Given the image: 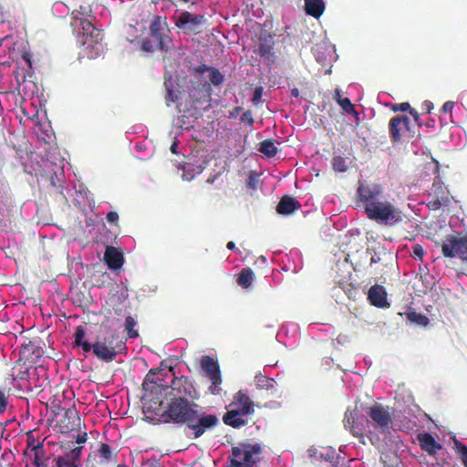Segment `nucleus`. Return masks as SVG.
Returning a JSON list of instances; mask_svg holds the SVG:
<instances>
[{
	"label": "nucleus",
	"mask_w": 467,
	"mask_h": 467,
	"mask_svg": "<svg viewBox=\"0 0 467 467\" xmlns=\"http://www.w3.org/2000/svg\"><path fill=\"white\" fill-rule=\"evenodd\" d=\"M152 413L163 423L185 425L194 439L214 429L220 422L216 415L202 411L197 402H191L187 399L164 398Z\"/></svg>",
	"instance_id": "f257e3e1"
},
{
	"label": "nucleus",
	"mask_w": 467,
	"mask_h": 467,
	"mask_svg": "<svg viewBox=\"0 0 467 467\" xmlns=\"http://www.w3.org/2000/svg\"><path fill=\"white\" fill-rule=\"evenodd\" d=\"M344 426L353 436L358 437L366 444L367 440L372 445L379 446V405L374 403L365 406L357 401L353 408H348Z\"/></svg>",
	"instance_id": "f03ea898"
},
{
	"label": "nucleus",
	"mask_w": 467,
	"mask_h": 467,
	"mask_svg": "<svg viewBox=\"0 0 467 467\" xmlns=\"http://www.w3.org/2000/svg\"><path fill=\"white\" fill-rule=\"evenodd\" d=\"M164 376V370L161 368H151L145 376L142 383L143 400L149 402L146 406L149 411H154L160 403V397L169 388Z\"/></svg>",
	"instance_id": "7ed1b4c3"
},
{
	"label": "nucleus",
	"mask_w": 467,
	"mask_h": 467,
	"mask_svg": "<svg viewBox=\"0 0 467 467\" xmlns=\"http://www.w3.org/2000/svg\"><path fill=\"white\" fill-rule=\"evenodd\" d=\"M78 11L73 10L71 17L74 20H78L83 29V46L87 51V55L89 58H96L101 55L104 51L103 34L100 30L97 29L91 22L85 18L78 17Z\"/></svg>",
	"instance_id": "20e7f679"
},
{
	"label": "nucleus",
	"mask_w": 467,
	"mask_h": 467,
	"mask_svg": "<svg viewBox=\"0 0 467 467\" xmlns=\"http://www.w3.org/2000/svg\"><path fill=\"white\" fill-rule=\"evenodd\" d=\"M122 344L118 334L108 331L97 337L92 343L91 351L99 360L111 362L116 358Z\"/></svg>",
	"instance_id": "39448f33"
},
{
	"label": "nucleus",
	"mask_w": 467,
	"mask_h": 467,
	"mask_svg": "<svg viewBox=\"0 0 467 467\" xmlns=\"http://www.w3.org/2000/svg\"><path fill=\"white\" fill-rule=\"evenodd\" d=\"M358 199L367 216L379 222V189L377 185L370 187L360 184L358 188Z\"/></svg>",
	"instance_id": "423d86ee"
},
{
	"label": "nucleus",
	"mask_w": 467,
	"mask_h": 467,
	"mask_svg": "<svg viewBox=\"0 0 467 467\" xmlns=\"http://www.w3.org/2000/svg\"><path fill=\"white\" fill-rule=\"evenodd\" d=\"M170 371L174 375L172 368ZM170 390L165 393L164 398L169 399H187L191 402H196L199 399V394L192 383V381L186 376L175 377L171 381L169 386Z\"/></svg>",
	"instance_id": "0eeeda50"
},
{
	"label": "nucleus",
	"mask_w": 467,
	"mask_h": 467,
	"mask_svg": "<svg viewBox=\"0 0 467 467\" xmlns=\"http://www.w3.org/2000/svg\"><path fill=\"white\" fill-rule=\"evenodd\" d=\"M261 453L259 444L240 443L232 448L228 457L230 467H253L256 462L255 456Z\"/></svg>",
	"instance_id": "6e6552de"
},
{
	"label": "nucleus",
	"mask_w": 467,
	"mask_h": 467,
	"mask_svg": "<svg viewBox=\"0 0 467 467\" xmlns=\"http://www.w3.org/2000/svg\"><path fill=\"white\" fill-rule=\"evenodd\" d=\"M443 256L447 258H459L467 262V234L463 236L447 235L441 244Z\"/></svg>",
	"instance_id": "1a4fd4ad"
},
{
	"label": "nucleus",
	"mask_w": 467,
	"mask_h": 467,
	"mask_svg": "<svg viewBox=\"0 0 467 467\" xmlns=\"http://www.w3.org/2000/svg\"><path fill=\"white\" fill-rule=\"evenodd\" d=\"M201 368L212 381V386L210 387L211 393L218 394L220 390L219 385L222 383L218 362L210 356H203L201 360Z\"/></svg>",
	"instance_id": "9d476101"
},
{
	"label": "nucleus",
	"mask_w": 467,
	"mask_h": 467,
	"mask_svg": "<svg viewBox=\"0 0 467 467\" xmlns=\"http://www.w3.org/2000/svg\"><path fill=\"white\" fill-rule=\"evenodd\" d=\"M40 343L41 340L38 337L25 340L19 350L20 359L25 362H36L45 353Z\"/></svg>",
	"instance_id": "9b49d317"
},
{
	"label": "nucleus",
	"mask_w": 467,
	"mask_h": 467,
	"mask_svg": "<svg viewBox=\"0 0 467 467\" xmlns=\"http://www.w3.org/2000/svg\"><path fill=\"white\" fill-rule=\"evenodd\" d=\"M430 196L431 197V200L428 202L427 206L434 211L439 210L442 206H447L451 202L449 192L438 177L432 183Z\"/></svg>",
	"instance_id": "f8f14e48"
},
{
	"label": "nucleus",
	"mask_w": 467,
	"mask_h": 467,
	"mask_svg": "<svg viewBox=\"0 0 467 467\" xmlns=\"http://www.w3.org/2000/svg\"><path fill=\"white\" fill-rule=\"evenodd\" d=\"M167 50L162 37L160 17H156L150 26L149 38L143 41V49L152 51L154 49Z\"/></svg>",
	"instance_id": "ddd939ff"
},
{
	"label": "nucleus",
	"mask_w": 467,
	"mask_h": 467,
	"mask_svg": "<svg viewBox=\"0 0 467 467\" xmlns=\"http://www.w3.org/2000/svg\"><path fill=\"white\" fill-rule=\"evenodd\" d=\"M404 219L402 211L389 202H381V228L383 226L393 228L401 223Z\"/></svg>",
	"instance_id": "4468645a"
},
{
	"label": "nucleus",
	"mask_w": 467,
	"mask_h": 467,
	"mask_svg": "<svg viewBox=\"0 0 467 467\" xmlns=\"http://www.w3.org/2000/svg\"><path fill=\"white\" fill-rule=\"evenodd\" d=\"M204 21V16L188 11H182L175 16V26L185 32H199L200 25Z\"/></svg>",
	"instance_id": "2eb2a0df"
},
{
	"label": "nucleus",
	"mask_w": 467,
	"mask_h": 467,
	"mask_svg": "<svg viewBox=\"0 0 467 467\" xmlns=\"http://www.w3.org/2000/svg\"><path fill=\"white\" fill-rule=\"evenodd\" d=\"M410 119L404 115L393 117L389 123V132L393 143L399 142L405 131L409 130Z\"/></svg>",
	"instance_id": "dca6fc26"
},
{
	"label": "nucleus",
	"mask_w": 467,
	"mask_h": 467,
	"mask_svg": "<svg viewBox=\"0 0 467 467\" xmlns=\"http://www.w3.org/2000/svg\"><path fill=\"white\" fill-rule=\"evenodd\" d=\"M83 447L78 446L73 448L64 455L55 459L57 467H78Z\"/></svg>",
	"instance_id": "f3484780"
},
{
	"label": "nucleus",
	"mask_w": 467,
	"mask_h": 467,
	"mask_svg": "<svg viewBox=\"0 0 467 467\" xmlns=\"http://www.w3.org/2000/svg\"><path fill=\"white\" fill-rule=\"evenodd\" d=\"M230 407H235L239 409L242 413H246L248 415L254 412V402L244 390H239L234 394Z\"/></svg>",
	"instance_id": "a211bd4d"
},
{
	"label": "nucleus",
	"mask_w": 467,
	"mask_h": 467,
	"mask_svg": "<svg viewBox=\"0 0 467 467\" xmlns=\"http://www.w3.org/2000/svg\"><path fill=\"white\" fill-rule=\"evenodd\" d=\"M104 261L111 270H119L124 264L123 254L113 246H107L104 254Z\"/></svg>",
	"instance_id": "6ab92c4d"
},
{
	"label": "nucleus",
	"mask_w": 467,
	"mask_h": 467,
	"mask_svg": "<svg viewBox=\"0 0 467 467\" xmlns=\"http://www.w3.org/2000/svg\"><path fill=\"white\" fill-rule=\"evenodd\" d=\"M301 207V203L295 197L284 195L276 206V212L281 215H290L294 212L300 210Z\"/></svg>",
	"instance_id": "aec40b11"
},
{
	"label": "nucleus",
	"mask_w": 467,
	"mask_h": 467,
	"mask_svg": "<svg viewBox=\"0 0 467 467\" xmlns=\"http://www.w3.org/2000/svg\"><path fill=\"white\" fill-rule=\"evenodd\" d=\"M33 461L31 464H26V467H48L50 457L47 454L43 442L33 445Z\"/></svg>",
	"instance_id": "412c9836"
},
{
	"label": "nucleus",
	"mask_w": 467,
	"mask_h": 467,
	"mask_svg": "<svg viewBox=\"0 0 467 467\" xmlns=\"http://www.w3.org/2000/svg\"><path fill=\"white\" fill-rule=\"evenodd\" d=\"M246 413H242V411L234 408L229 410L223 417V420L224 424L231 426L233 428H241L247 423V420L244 419L246 416Z\"/></svg>",
	"instance_id": "4be33fe9"
},
{
	"label": "nucleus",
	"mask_w": 467,
	"mask_h": 467,
	"mask_svg": "<svg viewBox=\"0 0 467 467\" xmlns=\"http://www.w3.org/2000/svg\"><path fill=\"white\" fill-rule=\"evenodd\" d=\"M418 439L421 449L431 455H435L441 449V445L430 433L420 434Z\"/></svg>",
	"instance_id": "5701e85b"
},
{
	"label": "nucleus",
	"mask_w": 467,
	"mask_h": 467,
	"mask_svg": "<svg viewBox=\"0 0 467 467\" xmlns=\"http://www.w3.org/2000/svg\"><path fill=\"white\" fill-rule=\"evenodd\" d=\"M367 254L370 255V265L376 264L379 261L378 250L379 244L378 243V234L373 232L367 233Z\"/></svg>",
	"instance_id": "b1692460"
},
{
	"label": "nucleus",
	"mask_w": 467,
	"mask_h": 467,
	"mask_svg": "<svg viewBox=\"0 0 467 467\" xmlns=\"http://www.w3.org/2000/svg\"><path fill=\"white\" fill-rule=\"evenodd\" d=\"M74 345L80 347L86 353L90 352L91 348H93L92 343L86 340V330L82 326H78L76 327L74 332Z\"/></svg>",
	"instance_id": "393cba45"
},
{
	"label": "nucleus",
	"mask_w": 467,
	"mask_h": 467,
	"mask_svg": "<svg viewBox=\"0 0 467 467\" xmlns=\"http://www.w3.org/2000/svg\"><path fill=\"white\" fill-rule=\"evenodd\" d=\"M306 13L315 18L322 16L325 10L323 0H305Z\"/></svg>",
	"instance_id": "a878e982"
},
{
	"label": "nucleus",
	"mask_w": 467,
	"mask_h": 467,
	"mask_svg": "<svg viewBox=\"0 0 467 467\" xmlns=\"http://www.w3.org/2000/svg\"><path fill=\"white\" fill-rule=\"evenodd\" d=\"M98 454L100 458L101 463L116 462L117 452H113L111 447L109 444L100 443L98 450Z\"/></svg>",
	"instance_id": "bb28decb"
},
{
	"label": "nucleus",
	"mask_w": 467,
	"mask_h": 467,
	"mask_svg": "<svg viewBox=\"0 0 467 467\" xmlns=\"http://www.w3.org/2000/svg\"><path fill=\"white\" fill-rule=\"evenodd\" d=\"M254 278V271L250 267H245L240 271L237 278V284L243 288H248L251 286Z\"/></svg>",
	"instance_id": "cd10ccee"
},
{
	"label": "nucleus",
	"mask_w": 467,
	"mask_h": 467,
	"mask_svg": "<svg viewBox=\"0 0 467 467\" xmlns=\"http://www.w3.org/2000/svg\"><path fill=\"white\" fill-rule=\"evenodd\" d=\"M258 150L267 158H273L276 155L278 149L274 140H265L259 143Z\"/></svg>",
	"instance_id": "c85d7f7f"
},
{
	"label": "nucleus",
	"mask_w": 467,
	"mask_h": 467,
	"mask_svg": "<svg viewBox=\"0 0 467 467\" xmlns=\"http://www.w3.org/2000/svg\"><path fill=\"white\" fill-rule=\"evenodd\" d=\"M406 317L410 323L421 327H426L430 323V320L427 316L418 313L414 309H410V311H408L406 313Z\"/></svg>",
	"instance_id": "c756f323"
},
{
	"label": "nucleus",
	"mask_w": 467,
	"mask_h": 467,
	"mask_svg": "<svg viewBox=\"0 0 467 467\" xmlns=\"http://www.w3.org/2000/svg\"><path fill=\"white\" fill-rule=\"evenodd\" d=\"M332 169L336 172H345L348 170L347 159L337 155L332 158L331 161Z\"/></svg>",
	"instance_id": "7c9ffc66"
},
{
	"label": "nucleus",
	"mask_w": 467,
	"mask_h": 467,
	"mask_svg": "<svg viewBox=\"0 0 467 467\" xmlns=\"http://www.w3.org/2000/svg\"><path fill=\"white\" fill-rule=\"evenodd\" d=\"M368 300L372 306L379 307V285L375 284L369 288Z\"/></svg>",
	"instance_id": "2f4dec72"
},
{
	"label": "nucleus",
	"mask_w": 467,
	"mask_h": 467,
	"mask_svg": "<svg viewBox=\"0 0 467 467\" xmlns=\"http://www.w3.org/2000/svg\"><path fill=\"white\" fill-rule=\"evenodd\" d=\"M137 321L131 316H128L125 320V330L130 338H135L139 336V332L134 328Z\"/></svg>",
	"instance_id": "473e14b6"
},
{
	"label": "nucleus",
	"mask_w": 467,
	"mask_h": 467,
	"mask_svg": "<svg viewBox=\"0 0 467 467\" xmlns=\"http://www.w3.org/2000/svg\"><path fill=\"white\" fill-rule=\"evenodd\" d=\"M164 86L167 91L165 99L167 106H170L171 102H176L179 99L180 91H175L172 88V83L171 82H164Z\"/></svg>",
	"instance_id": "72a5a7b5"
},
{
	"label": "nucleus",
	"mask_w": 467,
	"mask_h": 467,
	"mask_svg": "<svg viewBox=\"0 0 467 467\" xmlns=\"http://www.w3.org/2000/svg\"><path fill=\"white\" fill-rule=\"evenodd\" d=\"M336 99L337 103L340 105L344 111L348 113H356L354 106L351 103L350 99L348 98L342 99L338 90L336 91Z\"/></svg>",
	"instance_id": "f704fd0d"
},
{
	"label": "nucleus",
	"mask_w": 467,
	"mask_h": 467,
	"mask_svg": "<svg viewBox=\"0 0 467 467\" xmlns=\"http://www.w3.org/2000/svg\"><path fill=\"white\" fill-rule=\"evenodd\" d=\"M331 453L332 456L329 467H350L349 462H352L353 460H346L345 458L340 457L335 451H331Z\"/></svg>",
	"instance_id": "c9c22d12"
},
{
	"label": "nucleus",
	"mask_w": 467,
	"mask_h": 467,
	"mask_svg": "<svg viewBox=\"0 0 467 467\" xmlns=\"http://www.w3.org/2000/svg\"><path fill=\"white\" fill-rule=\"evenodd\" d=\"M210 81L213 86H220L224 80L223 75L215 67H212L210 71Z\"/></svg>",
	"instance_id": "e433bc0d"
},
{
	"label": "nucleus",
	"mask_w": 467,
	"mask_h": 467,
	"mask_svg": "<svg viewBox=\"0 0 467 467\" xmlns=\"http://www.w3.org/2000/svg\"><path fill=\"white\" fill-rule=\"evenodd\" d=\"M259 183V174L255 171H250L246 181L248 189L256 190Z\"/></svg>",
	"instance_id": "4c0bfd02"
},
{
	"label": "nucleus",
	"mask_w": 467,
	"mask_h": 467,
	"mask_svg": "<svg viewBox=\"0 0 467 467\" xmlns=\"http://www.w3.org/2000/svg\"><path fill=\"white\" fill-rule=\"evenodd\" d=\"M455 445L458 452L461 454V461L462 464L467 467V446L460 442H456Z\"/></svg>",
	"instance_id": "58836bf2"
},
{
	"label": "nucleus",
	"mask_w": 467,
	"mask_h": 467,
	"mask_svg": "<svg viewBox=\"0 0 467 467\" xmlns=\"http://www.w3.org/2000/svg\"><path fill=\"white\" fill-rule=\"evenodd\" d=\"M411 255L415 259H422V257L424 255V249H423V247L420 244H414L412 246Z\"/></svg>",
	"instance_id": "ea45409f"
},
{
	"label": "nucleus",
	"mask_w": 467,
	"mask_h": 467,
	"mask_svg": "<svg viewBox=\"0 0 467 467\" xmlns=\"http://www.w3.org/2000/svg\"><path fill=\"white\" fill-rule=\"evenodd\" d=\"M391 422V418L388 410L381 407V430Z\"/></svg>",
	"instance_id": "a19ab883"
},
{
	"label": "nucleus",
	"mask_w": 467,
	"mask_h": 467,
	"mask_svg": "<svg viewBox=\"0 0 467 467\" xmlns=\"http://www.w3.org/2000/svg\"><path fill=\"white\" fill-rule=\"evenodd\" d=\"M391 109L393 111H398V110H400V111H407L410 109V103L408 102H403V103H400V104H393L391 105Z\"/></svg>",
	"instance_id": "79ce46f5"
},
{
	"label": "nucleus",
	"mask_w": 467,
	"mask_h": 467,
	"mask_svg": "<svg viewBox=\"0 0 467 467\" xmlns=\"http://www.w3.org/2000/svg\"><path fill=\"white\" fill-rule=\"evenodd\" d=\"M272 47L267 44H260L259 53L264 57H269L271 55Z\"/></svg>",
	"instance_id": "37998d69"
},
{
	"label": "nucleus",
	"mask_w": 467,
	"mask_h": 467,
	"mask_svg": "<svg viewBox=\"0 0 467 467\" xmlns=\"http://www.w3.org/2000/svg\"><path fill=\"white\" fill-rule=\"evenodd\" d=\"M7 406V397L5 392L0 390V413H3Z\"/></svg>",
	"instance_id": "c03bdc74"
},
{
	"label": "nucleus",
	"mask_w": 467,
	"mask_h": 467,
	"mask_svg": "<svg viewBox=\"0 0 467 467\" xmlns=\"http://www.w3.org/2000/svg\"><path fill=\"white\" fill-rule=\"evenodd\" d=\"M389 303L387 299V292L385 291V288L381 285V308H388L389 307Z\"/></svg>",
	"instance_id": "a18cd8bd"
},
{
	"label": "nucleus",
	"mask_w": 467,
	"mask_h": 467,
	"mask_svg": "<svg viewBox=\"0 0 467 467\" xmlns=\"http://www.w3.org/2000/svg\"><path fill=\"white\" fill-rule=\"evenodd\" d=\"M106 219L110 223H115L119 221V214L116 212H109L108 213Z\"/></svg>",
	"instance_id": "49530a36"
},
{
	"label": "nucleus",
	"mask_w": 467,
	"mask_h": 467,
	"mask_svg": "<svg viewBox=\"0 0 467 467\" xmlns=\"http://www.w3.org/2000/svg\"><path fill=\"white\" fill-rule=\"evenodd\" d=\"M454 105L455 104L452 101H446L441 107V111L443 113H451Z\"/></svg>",
	"instance_id": "de8ad7c7"
},
{
	"label": "nucleus",
	"mask_w": 467,
	"mask_h": 467,
	"mask_svg": "<svg viewBox=\"0 0 467 467\" xmlns=\"http://www.w3.org/2000/svg\"><path fill=\"white\" fill-rule=\"evenodd\" d=\"M241 120H243V121L247 120V121H248V123H249V125H253V123H254V119H253V116H252L251 111H249V110H248V111H245V112L242 115V117H241Z\"/></svg>",
	"instance_id": "09e8293b"
},
{
	"label": "nucleus",
	"mask_w": 467,
	"mask_h": 467,
	"mask_svg": "<svg viewBox=\"0 0 467 467\" xmlns=\"http://www.w3.org/2000/svg\"><path fill=\"white\" fill-rule=\"evenodd\" d=\"M212 67H209V66H207V65L202 64V65L198 66V67L195 68V71H196L197 73H201V74H202V73H204V72H206V71H209V72H210Z\"/></svg>",
	"instance_id": "8fccbe9b"
},
{
	"label": "nucleus",
	"mask_w": 467,
	"mask_h": 467,
	"mask_svg": "<svg viewBox=\"0 0 467 467\" xmlns=\"http://www.w3.org/2000/svg\"><path fill=\"white\" fill-rule=\"evenodd\" d=\"M422 109L425 110L427 113H430L431 110L433 109V104L429 101V100H425L423 103H422V106H421Z\"/></svg>",
	"instance_id": "3c124183"
},
{
	"label": "nucleus",
	"mask_w": 467,
	"mask_h": 467,
	"mask_svg": "<svg viewBox=\"0 0 467 467\" xmlns=\"http://www.w3.org/2000/svg\"><path fill=\"white\" fill-rule=\"evenodd\" d=\"M87 441V432H81V433H78V436H77V439H76V442L80 444V443H84L86 442Z\"/></svg>",
	"instance_id": "603ef678"
},
{
	"label": "nucleus",
	"mask_w": 467,
	"mask_h": 467,
	"mask_svg": "<svg viewBox=\"0 0 467 467\" xmlns=\"http://www.w3.org/2000/svg\"><path fill=\"white\" fill-rule=\"evenodd\" d=\"M143 467H161V464L160 463L159 461L153 460L144 463Z\"/></svg>",
	"instance_id": "864d4df0"
},
{
	"label": "nucleus",
	"mask_w": 467,
	"mask_h": 467,
	"mask_svg": "<svg viewBox=\"0 0 467 467\" xmlns=\"http://www.w3.org/2000/svg\"><path fill=\"white\" fill-rule=\"evenodd\" d=\"M409 111H410V114L413 117L414 120H415V121H419V119H420V115H419V113L417 112V110H416L415 109H411V108H410V109H409Z\"/></svg>",
	"instance_id": "5fc2aeb1"
},
{
	"label": "nucleus",
	"mask_w": 467,
	"mask_h": 467,
	"mask_svg": "<svg viewBox=\"0 0 467 467\" xmlns=\"http://www.w3.org/2000/svg\"><path fill=\"white\" fill-rule=\"evenodd\" d=\"M178 146H179V144H178L177 140L173 141L172 144L171 145L170 150L173 154L178 153Z\"/></svg>",
	"instance_id": "6e6d98bb"
},
{
	"label": "nucleus",
	"mask_w": 467,
	"mask_h": 467,
	"mask_svg": "<svg viewBox=\"0 0 467 467\" xmlns=\"http://www.w3.org/2000/svg\"><path fill=\"white\" fill-rule=\"evenodd\" d=\"M226 247H227L229 250H232V251H234V250H235V249H236V247H235V244H234L233 241L228 242V243H227V244H226Z\"/></svg>",
	"instance_id": "4d7b16f0"
},
{
	"label": "nucleus",
	"mask_w": 467,
	"mask_h": 467,
	"mask_svg": "<svg viewBox=\"0 0 467 467\" xmlns=\"http://www.w3.org/2000/svg\"><path fill=\"white\" fill-rule=\"evenodd\" d=\"M33 445H36L34 438H28L27 439V448H30L32 450Z\"/></svg>",
	"instance_id": "13d9d810"
},
{
	"label": "nucleus",
	"mask_w": 467,
	"mask_h": 467,
	"mask_svg": "<svg viewBox=\"0 0 467 467\" xmlns=\"http://www.w3.org/2000/svg\"><path fill=\"white\" fill-rule=\"evenodd\" d=\"M5 20V13L3 11V8L0 7V23H4Z\"/></svg>",
	"instance_id": "bf43d9fd"
},
{
	"label": "nucleus",
	"mask_w": 467,
	"mask_h": 467,
	"mask_svg": "<svg viewBox=\"0 0 467 467\" xmlns=\"http://www.w3.org/2000/svg\"><path fill=\"white\" fill-rule=\"evenodd\" d=\"M291 96L294 97V98H298L299 97V90L297 88H293L291 89Z\"/></svg>",
	"instance_id": "052dcab7"
},
{
	"label": "nucleus",
	"mask_w": 467,
	"mask_h": 467,
	"mask_svg": "<svg viewBox=\"0 0 467 467\" xmlns=\"http://www.w3.org/2000/svg\"><path fill=\"white\" fill-rule=\"evenodd\" d=\"M260 98H261V90L260 89H256L255 92H254L253 100L255 101L256 99H258Z\"/></svg>",
	"instance_id": "680f3d73"
},
{
	"label": "nucleus",
	"mask_w": 467,
	"mask_h": 467,
	"mask_svg": "<svg viewBox=\"0 0 467 467\" xmlns=\"http://www.w3.org/2000/svg\"><path fill=\"white\" fill-rule=\"evenodd\" d=\"M23 58L26 60V62L28 64L29 67H31V60L30 56L28 54L23 55Z\"/></svg>",
	"instance_id": "e2e57ef3"
},
{
	"label": "nucleus",
	"mask_w": 467,
	"mask_h": 467,
	"mask_svg": "<svg viewBox=\"0 0 467 467\" xmlns=\"http://www.w3.org/2000/svg\"><path fill=\"white\" fill-rule=\"evenodd\" d=\"M217 176H218V174H217V175H214V176H212V177H209V178L207 179V181H206V182H207V183H211V184H212V183H213V182H214V181H215V179L217 178Z\"/></svg>",
	"instance_id": "0e129e2a"
},
{
	"label": "nucleus",
	"mask_w": 467,
	"mask_h": 467,
	"mask_svg": "<svg viewBox=\"0 0 467 467\" xmlns=\"http://www.w3.org/2000/svg\"><path fill=\"white\" fill-rule=\"evenodd\" d=\"M381 235L384 237V239L389 240V241H393L395 239V237L392 235H389V236H387L385 234H381Z\"/></svg>",
	"instance_id": "69168bd1"
},
{
	"label": "nucleus",
	"mask_w": 467,
	"mask_h": 467,
	"mask_svg": "<svg viewBox=\"0 0 467 467\" xmlns=\"http://www.w3.org/2000/svg\"><path fill=\"white\" fill-rule=\"evenodd\" d=\"M14 74H15V76H16V80H17L18 84H20L19 79H18V68H17L16 70H15V71H14Z\"/></svg>",
	"instance_id": "338daca9"
},
{
	"label": "nucleus",
	"mask_w": 467,
	"mask_h": 467,
	"mask_svg": "<svg viewBox=\"0 0 467 467\" xmlns=\"http://www.w3.org/2000/svg\"><path fill=\"white\" fill-rule=\"evenodd\" d=\"M434 170L436 173H439V163L437 161Z\"/></svg>",
	"instance_id": "774afa93"
}]
</instances>
